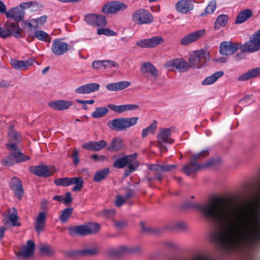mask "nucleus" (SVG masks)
<instances>
[{
	"label": "nucleus",
	"instance_id": "5701e85b",
	"mask_svg": "<svg viewBox=\"0 0 260 260\" xmlns=\"http://www.w3.org/2000/svg\"><path fill=\"white\" fill-rule=\"evenodd\" d=\"M35 62V59L29 58L26 60L12 59L11 64L13 69L17 70H26L31 67Z\"/></svg>",
	"mask_w": 260,
	"mask_h": 260
},
{
	"label": "nucleus",
	"instance_id": "4c0bfd02",
	"mask_svg": "<svg viewBox=\"0 0 260 260\" xmlns=\"http://www.w3.org/2000/svg\"><path fill=\"white\" fill-rule=\"evenodd\" d=\"M72 208H68L62 211L61 214L59 217L60 221L61 223H66L68 221L73 213Z\"/></svg>",
	"mask_w": 260,
	"mask_h": 260
},
{
	"label": "nucleus",
	"instance_id": "f704fd0d",
	"mask_svg": "<svg viewBox=\"0 0 260 260\" xmlns=\"http://www.w3.org/2000/svg\"><path fill=\"white\" fill-rule=\"evenodd\" d=\"M252 15V11L249 9H245L240 12L238 15L236 23L238 24L242 23L247 20Z\"/></svg>",
	"mask_w": 260,
	"mask_h": 260
},
{
	"label": "nucleus",
	"instance_id": "423d86ee",
	"mask_svg": "<svg viewBox=\"0 0 260 260\" xmlns=\"http://www.w3.org/2000/svg\"><path fill=\"white\" fill-rule=\"evenodd\" d=\"M217 162V160L211 159L204 165H201L197 161L192 160V159L190 158V161L183 166L182 170L185 174L189 175L203 168L214 167Z\"/></svg>",
	"mask_w": 260,
	"mask_h": 260
},
{
	"label": "nucleus",
	"instance_id": "052dcab7",
	"mask_svg": "<svg viewBox=\"0 0 260 260\" xmlns=\"http://www.w3.org/2000/svg\"><path fill=\"white\" fill-rule=\"evenodd\" d=\"M108 107L111 110L113 111L118 113H121V105L117 106L114 104H109L108 105Z\"/></svg>",
	"mask_w": 260,
	"mask_h": 260
},
{
	"label": "nucleus",
	"instance_id": "603ef678",
	"mask_svg": "<svg viewBox=\"0 0 260 260\" xmlns=\"http://www.w3.org/2000/svg\"><path fill=\"white\" fill-rule=\"evenodd\" d=\"M24 23L27 25L30 29L31 28H38L39 27V24L36 19L30 18L27 21H26Z\"/></svg>",
	"mask_w": 260,
	"mask_h": 260
},
{
	"label": "nucleus",
	"instance_id": "09e8293b",
	"mask_svg": "<svg viewBox=\"0 0 260 260\" xmlns=\"http://www.w3.org/2000/svg\"><path fill=\"white\" fill-rule=\"evenodd\" d=\"M121 113L137 110L139 108V106L137 104H125L121 105Z\"/></svg>",
	"mask_w": 260,
	"mask_h": 260
},
{
	"label": "nucleus",
	"instance_id": "13d9d810",
	"mask_svg": "<svg viewBox=\"0 0 260 260\" xmlns=\"http://www.w3.org/2000/svg\"><path fill=\"white\" fill-rule=\"evenodd\" d=\"M98 253V250L96 248L87 249L79 252L81 255H94Z\"/></svg>",
	"mask_w": 260,
	"mask_h": 260
},
{
	"label": "nucleus",
	"instance_id": "a211bd4d",
	"mask_svg": "<svg viewBox=\"0 0 260 260\" xmlns=\"http://www.w3.org/2000/svg\"><path fill=\"white\" fill-rule=\"evenodd\" d=\"M205 29H200L189 33L181 40L180 43L182 45H186L192 43L202 38L205 36Z\"/></svg>",
	"mask_w": 260,
	"mask_h": 260
},
{
	"label": "nucleus",
	"instance_id": "aec40b11",
	"mask_svg": "<svg viewBox=\"0 0 260 260\" xmlns=\"http://www.w3.org/2000/svg\"><path fill=\"white\" fill-rule=\"evenodd\" d=\"M6 15L7 18L12 19L16 22H20L24 18L25 12L18 7H16L7 11Z\"/></svg>",
	"mask_w": 260,
	"mask_h": 260
},
{
	"label": "nucleus",
	"instance_id": "b1692460",
	"mask_svg": "<svg viewBox=\"0 0 260 260\" xmlns=\"http://www.w3.org/2000/svg\"><path fill=\"white\" fill-rule=\"evenodd\" d=\"M177 12L181 13H187L193 8L192 0H180L175 5Z\"/></svg>",
	"mask_w": 260,
	"mask_h": 260
},
{
	"label": "nucleus",
	"instance_id": "58836bf2",
	"mask_svg": "<svg viewBox=\"0 0 260 260\" xmlns=\"http://www.w3.org/2000/svg\"><path fill=\"white\" fill-rule=\"evenodd\" d=\"M157 128V121L154 120L153 122L147 127L144 128L142 130V137L143 138L146 137L149 134H153Z\"/></svg>",
	"mask_w": 260,
	"mask_h": 260
},
{
	"label": "nucleus",
	"instance_id": "7ed1b4c3",
	"mask_svg": "<svg viewBox=\"0 0 260 260\" xmlns=\"http://www.w3.org/2000/svg\"><path fill=\"white\" fill-rule=\"evenodd\" d=\"M138 120V117H137L114 119L108 121L107 126L111 129L122 131L135 125Z\"/></svg>",
	"mask_w": 260,
	"mask_h": 260
},
{
	"label": "nucleus",
	"instance_id": "f8f14e48",
	"mask_svg": "<svg viewBox=\"0 0 260 260\" xmlns=\"http://www.w3.org/2000/svg\"><path fill=\"white\" fill-rule=\"evenodd\" d=\"M127 6L120 2H111L105 4L102 10L103 13L106 14H115L121 11H124Z\"/></svg>",
	"mask_w": 260,
	"mask_h": 260
},
{
	"label": "nucleus",
	"instance_id": "20e7f679",
	"mask_svg": "<svg viewBox=\"0 0 260 260\" xmlns=\"http://www.w3.org/2000/svg\"><path fill=\"white\" fill-rule=\"evenodd\" d=\"M100 226L96 223H89L86 225L71 226L69 228V234L72 236L77 235H87L97 233Z\"/></svg>",
	"mask_w": 260,
	"mask_h": 260
},
{
	"label": "nucleus",
	"instance_id": "2f4dec72",
	"mask_svg": "<svg viewBox=\"0 0 260 260\" xmlns=\"http://www.w3.org/2000/svg\"><path fill=\"white\" fill-rule=\"evenodd\" d=\"M224 73L223 71L217 72L211 76L207 77L202 82L203 85H209L215 83L219 78L223 76Z\"/></svg>",
	"mask_w": 260,
	"mask_h": 260
},
{
	"label": "nucleus",
	"instance_id": "9d476101",
	"mask_svg": "<svg viewBox=\"0 0 260 260\" xmlns=\"http://www.w3.org/2000/svg\"><path fill=\"white\" fill-rule=\"evenodd\" d=\"M54 183L57 186H67L74 184L75 185L72 189L74 191L80 190L83 186V179L80 177L58 178L54 180Z\"/></svg>",
	"mask_w": 260,
	"mask_h": 260
},
{
	"label": "nucleus",
	"instance_id": "3c124183",
	"mask_svg": "<svg viewBox=\"0 0 260 260\" xmlns=\"http://www.w3.org/2000/svg\"><path fill=\"white\" fill-rule=\"evenodd\" d=\"M92 67L96 71L105 70L104 60L94 61L92 63Z\"/></svg>",
	"mask_w": 260,
	"mask_h": 260
},
{
	"label": "nucleus",
	"instance_id": "ddd939ff",
	"mask_svg": "<svg viewBox=\"0 0 260 260\" xmlns=\"http://www.w3.org/2000/svg\"><path fill=\"white\" fill-rule=\"evenodd\" d=\"M84 20L88 24L94 27L105 26L107 25L106 19L102 15L87 14L84 16Z\"/></svg>",
	"mask_w": 260,
	"mask_h": 260
},
{
	"label": "nucleus",
	"instance_id": "412c9836",
	"mask_svg": "<svg viewBox=\"0 0 260 260\" xmlns=\"http://www.w3.org/2000/svg\"><path fill=\"white\" fill-rule=\"evenodd\" d=\"M100 88V85L96 83H91L79 86L75 90L77 94H90L98 91Z\"/></svg>",
	"mask_w": 260,
	"mask_h": 260
},
{
	"label": "nucleus",
	"instance_id": "37998d69",
	"mask_svg": "<svg viewBox=\"0 0 260 260\" xmlns=\"http://www.w3.org/2000/svg\"><path fill=\"white\" fill-rule=\"evenodd\" d=\"M177 166L176 165H165V166H159V165H152L150 167V169L152 170H162L163 171H171L174 168H176Z\"/></svg>",
	"mask_w": 260,
	"mask_h": 260
},
{
	"label": "nucleus",
	"instance_id": "4468645a",
	"mask_svg": "<svg viewBox=\"0 0 260 260\" xmlns=\"http://www.w3.org/2000/svg\"><path fill=\"white\" fill-rule=\"evenodd\" d=\"M164 42L161 36H154L149 39L140 40L136 42V45L143 48H153L162 44Z\"/></svg>",
	"mask_w": 260,
	"mask_h": 260
},
{
	"label": "nucleus",
	"instance_id": "bf43d9fd",
	"mask_svg": "<svg viewBox=\"0 0 260 260\" xmlns=\"http://www.w3.org/2000/svg\"><path fill=\"white\" fill-rule=\"evenodd\" d=\"M115 213V211L114 209L105 210L102 211L103 216L110 218H112Z\"/></svg>",
	"mask_w": 260,
	"mask_h": 260
},
{
	"label": "nucleus",
	"instance_id": "2eb2a0df",
	"mask_svg": "<svg viewBox=\"0 0 260 260\" xmlns=\"http://www.w3.org/2000/svg\"><path fill=\"white\" fill-rule=\"evenodd\" d=\"M29 171L38 176L47 177L54 174L56 170L52 166L40 165L31 167L29 168Z\"/></svg>",
	"mask_w": 260,
	"mask_h": 260
},
{
	"label": "nucleus",
	"instance_id": "c03bdc74",
	"mask_svg": "<svg viewBox=\"0 0 260 260\" xmlns=\"http://www.w3.org/2000/svg\"><path fill=\"white\" fill-rule=\"evenodd\" d=\"M133 193L132 191H129L126 197H123L120 196H116V200L115 201V204L117 207H120L123 204L126 200L133 195Z\"/></svg>",
	"mask_w": 260,
	"mask_h": 260
},
{
	"label": "nucleus",
	"instance_id": "0e129e2a",
	"mask_svg": "<svg viewBox=\"0 0 260 260\" xmlns=\"http://www.w3.org/2000/svg\"><path fill=\"white\" fill-rule=\"evenodd\" d=\"M72 200L71 193L70 192H67L66 194V198L63 197V203L64 204L67 205L70 204V203H71Z\"/></svg>",
	"mask_w": 260,
	"mask_h": 260
},
{
	"label": "nucleus",
	"instance_id": "393cba45",
	"mask_svg": "<svg viewBox=\"0 0 260 260\" xmlns=\"http://www.w3.org/2000/svg\"><path fill=\"white\" fill-rule=\"evenodd\" d=\"M107 145L104 140L100 141H90L82 145V148L90 151H98L104 148Z\"/></svg>",
	"mask_w": 260,
	"mask_h": 260
},
{
	"label": "nucleus",
	"instance_id": "4be33fe9",
	"mask_svg": "<svg viewBox=\"0 0 260 260\" xmlns=\"http://www.w3.org/2000/svg\"><path fill=\"white\" fill-rule=\"evenodd\" d=\"M5 29L6 31V37L14 36L16 38L21 37V29L17 23L14 22H7L5 24Z\"/></svg>",
	"mask_w": 260,
	"mask_h": 260
},
{
	"label": "nucleus",
	"instance_id": "864d4df0",
	"mask_svg": "<svg viewBox=\"0 0 260 260\" xmlns=\"http://www.w3.org/2000/svg\"><path fill=\"white\" fill-rule=\"evenodd\" d=\"M105 62V68L106 69H112L115 68L116 69L119 68V64L117 62L112 60H104Z\"/></svg>",
	"mask_w": 260,
	"mask_h": 260
},
{
	"label": "nucleus",
	"instance_id": "49530a36",
	"mask_svg": "<svg viewBox=\"0 0 260 260\" xmlns=\"http://www.w3.org/2000/svg\"><path fill=\"white\" fill-rule=\"evenodd\" d=\"M15 163V160L12 155V153L5 156L2 160V164L3 166L10 167Z\"/></svg>",
	"mask_w": 260,
	"mask_h": 260
},
{
	"label": "nucleus",
	"instance_id": "f3484780",
	"mask_svg": "<svg viewBox=\"0 0 260 260\" xmlns=\"http://www.w3.org/2000/svg\"><path fill=\"white\" fill-rule=\"evenodd\" d=\"M69 47L67 43L61 39H56L52 41L51 51L55 55L60 56L67 52Z\"/></svg>",
	"mask_w": 260,
	"mask_h": 260
},
{
	"label": "nucleus",
	"instance_id": "e2e57ef3",
	"mask_svg": "<svg viewBox=\"0 0 260 260\" xmlns=\"http://www.w3.org/2000/svg\"><path fill=\"white\" fill-rule=\"evenodd\" d=\"M36 19L39 24V26H40L41 25H43L46 22L47 19V17L46 15H44Z\"/></svg>",
	"mask_w": 260,
	"mask_h": 260
},
{
	"label": "nucleus",
	"instance_id": "72a5a7b5",
	"mask_svg": "<svg viewBox=\"0 0 260 260\" xmlns=\"http://www.w3.org/2000/svg\"><path fill=\"white\" fill-rule=\"evenodd\" d=\"M7 217H8L9 220L12 222L13 225H19V224L17 222L18 216L17 211L15 208H13L11 209H9L8 215H4V220L5 223L8 222L7 220Z\"/></svg>",
	"mask_w": 260,
	"mask_h": 260
},
{
	"label": "nucleus",
	"instance_id": "c85d7f7f",
	"mask_svg": "<svg viewBox=\"0 0 260 260\" xmlns=\"http://www.w3.org/2000/svg\"><path fill=\"white\" fill-rule=\"evenodd\" d=\"M47 217V213L45 212H41L39 213L36 218L35 229L36 232L40 234L44 230Z\"/></svg>",
	"mask_w": 260,
	"mask_h": 260
},
{
	"label": "nucleus",
	"instance_id": "f257e3e1",
	"mask_svg": "<svg viewBox=\"0 0 260 260\" xmlns=\"http://www.w3.org/2000/svg\"><path fill=\"white\" fill-rule=\"evenodd\" d=\"M196 208L217 224L218 228L211 238L222 251L231 252L242 246L260 243V196L244 209L217 200L198 204Z\"/></svg>",
	"mask_w": 260,
	"mask_h": 260
},
{
	"label": "nucleus",
	"instance_id": "473e14b6",
	"mask_svg": "<svg viewBox=\"0 0 260 260\" xmlns=\"http://www.w3.org/2000/svg\"><path fill=\"white\" fill-rule=\"evenodd\" d=\"M123 147V140L120 137H116L113 139L111 144L107 147L110 151H117L122 149Z\"/></svg>",
	"mask_w": 260,
	"mask_h": 260
},
{
	"label": "nucleus",
	"instance_id": "39448f33",
	"mask_svg": "<svg viewBox=\"0 0 260 260\" xmlns=\"http://www.w3.org/2000/svg\"><path fill=\"white\" fill-rule=\"evenodd\" d=\"M209 57V53L206 50H200L194 52L189 58V68L198 69L202 68Z\"/></svg>",
	"mask_w": 260,
	"mask_h": 260
},
{
	"label": "nucleus",
	"instance_id": "dca6fc26",
	"mask_svg": "<svg viewBox=\"0 0 260 260\" xmlns=\"http://www.w3.org/2000/svg\"><path fill=\"white\" fill-rule=\"evenodd\" d=\"M141 72L146 77L149 74L151 76L150 79L154 82L157 80L159 77V72L157 69L150 62H143L141 64Z\"/></svg>",
	"mask_w": 260,
	"mask_h": 260
},
{
	"label": "nucleus",
	"instance_id": "cd10ccee",
	"mask_svg": "<svg viewBox=\"0 0 260 260\" xmlns=\"http://www.w3.org/2000/svg\"><path fill=\"white\" fill-rule=\"evenodd\" d=\"M10 185L15 195L18 199H20L23 194V190L21 181L17 178H13L10 182Z\"/></svg>",
	"mask_w": 260,
	"mask_h": 260
},
{
	"label": "nucleus",
	"instance_id": "a18cd8bd",
	"mask_svg": "<svg viewBox=\"0 0 260 260\" xmlns=\"http://www.w3.org/2000/svg\"><path fill=\"white\" fill-rule=\"evenodd\" d=\"M9 141L19 143L20 141V135L19 133L13 130H10L8 133Z\"/></svg>",
	"mask_w": 260,
	"mask_h": 260
},
{
	"label": "nucleus",
	"instance_id": "de8ad7c7",
	"mask_svg": "<svg viewBox=\"0 0 260 260\" xmlns=\"http://www.w3.org/2000/svg\"><path fill=\"white\" fill-rule=\"evenodd\" d=\"M216 9V2L215 1H211L210 2L209 5L207 6L206 8L205 9L204 12L201 14V16H204V15L212 13Z\"/></svg>",
	"mask_w": 260,
	"mask_h": 260
},
{
	"label": "nucleus",
	"instance_id": "6ab92c4d",
	"mask_svg": "<svg viewBox=\"0 0 260 260\" xmlns=\"http://www.w3.org/2000/svg\"><path fill=\"white\" fill-rule=\"evenodd\" d=\"M235 43L225 41L222 42L220 46V52L222 55H230L234 54L239 48Z\"/></svg>",
	"mask_w": 260,
	"mask_h": 260
},
{
	"label": "nucleus",
	"instance_id": "c756f323",
	"mask_svg": "<svg viewBox=\"0 0 260 260\" xmlns=\"http://www.w3.org/2000/svg\"><path fill=\"white\" fill-rule=\"evenodd\" d=\"M131 85L129 81H120L108 84L106 87L109 91H119L124 89Z\"/></svg>",
	"mask_w": 260,
	"mask_h": 260
},
{
	"label": "nucleus",
	"instance_id": "774afa93",
	"mask_svg": "<svg viewBox=\"0 0 260 260\" xmlns=\"http://www.w3.org/2000/svg\"><path fill=\"white\" fill-rule=\"evenodd\" d=\"M129 250L128 248L126 247L122 246L117 249L116 253L117 254H122L127 252Z\"/></svg>",
	"mask_w": 260,
	"mask_h": 260
},
{
	"label": "nucleus",
	"instance_id": "0eeeda50",
	"mask_svg": "<svg viewBox=\"0 0 260 260\" xmlns=\"http://www.w3.org/2000/svg\"><path fill=\"white\" fill-rule=\"evenodd\" d=\"M242 52H253L260 49V29L254 34L250 40L239 47Z\"/></svg>",
	"mask_w": 260,
	"mask_h": 260
},
{
	"label": "nucleus",
	"instance_id": "9b49d317",
	"mask_svg": "<svg viewBox=\"0 0 260 260\" xmlns=\"http://www.w3.org/2000/svg\"><path fill=\"white\" fill-rule=\"evenodd\" d=\"M165 68L169 71H178L184 72L189 69L188 63L182 58H177L168 61L165 64Z\"/></svg>",
	"mask_w": 260,
	"mask_h": 260
},
{
	"label": "nucleus",
	"instance_id": "69168bd1",
	"mask_svg": "<svg viewBox=\"0 0 260 260\" xmlns=\"http://www.w3.org/2000/svg\"><path fill=\"white\" fill-rule=\"evenodd\" d=\"M92 158L94 159L95 160H100V161H104L108 159V158L105 155H100L99 156L96 154H93L91 156Z\"/></svg>",
	"mask_w": 260,
	"mask_h": 260
},
{
	"label": "nucleus",
	"instance_id": "6e6552de",
	"mask_svg": "<svg viewBox=\"0 0 260 260\" xmlns=\"http://www.w3.org/2000/svg\"><path fill=\"white\" fill-rule=\"evenodd\" d=\"M132 21L137 24H149L153 21L151 14L147 10L140 9L132 14Z\"/></svg>",
	"mask_w": 260,
	"mask_h": 260
},
{
	"label": "nucleus",
	"instance_id": "bb28decb",
	"mask_svg": "<svg viewBox=\"0 0 260 260\" xmlns=\"http://www.w3.org/2000/svg\"><path fill=\"white\" fill-rule=\"evenodd\" d=\"M35 248V244L32 240H28L27 245L23 246L17 255L24 258L30 257L34 253Z\"/></svg>",
	"mask_w": 260,
	"mask_h": 260
},
{
	"label": "nucleus",
	"instance_id": "6e6d98bb",
	"mask_svg": "<svg viewBox=\"0 0 260 260\" xmlns=\"http://www.w3.org/2000/svg\"><path fill=\"white\" fill-rule=\"evenodd\" d=\"M98 35H104L108 36H112L115 35L114 31L111 30L108 28H99L97 30Z\"/></svg>",
	"mask_w": 260,
	"mask_h": 260
},
{
	"label": "nucleus",
	"instance_id": "ea45409f",
	"mask_svg": "<svg viewBox=\"0 0 260 260\" xmlns=\"http://www.w3.org/2000/svg\"><path fill=\"white\" fill-rule=\"evenodd\" d=\"M109 173V169L108 168H105L102 170L98 171L93 177V180L95 182H100L105 179Z\"/></svg>",
	"mask_w": 260,
	"mask_h": 260
},
{
	"label": "nucleus",
	"instance_id": "338daca9",
	"mask_svg": "<svg viewBox=\"0 0 260 260\" xmlns=\"http://www.w3.org/2000/svg\"><path fill=\"white\" fill-rule=\"evenodd\" d=\"M165 245L170 249H175L177 247V245L171 241L165 242Z\"/></svg>",
	"mask_w": 260,
	"mask_h": 260
},
{
	"label": "nucleus",
	"instance_id": "8fccbe9b",
	"mask_svg": "<svg viewBox=\"0 0 260 260\" xmlns=\"http://www.w3.org/2000/svg\"><path fill=\"white\" fill-rule=\"evenodd\" d=\"M208 155H209V151H208V150L206 149V150H204L198 153L193 154L191 156V159H192V160L197 161V159H201L202 158L206 157Z\"/></svg>",
	"mask_w": 260,
	"mask_h": 260
},
{
	"label": "nucleus",
	"instance_id": "1a4fd4ad",
	"mask_svg": "<svg viewBox=\"0 0 260 260\" xmlns=\"http://www.w3.org/2000/svg\"><path fill=\"white\" fill-rule=\"evenodd\" d=\"M172 130L170 128L161 129L157 135V145L162 152L167 151L164 143L173 144L174 140L171 138Z\"/></svg>",
	"mask_w": 260,
	"mask_h": 260
},
{
	"label": "nucleus",
	"instance_id": "5fc2aeb1",
	"mask_svg": "<svg viewBox=\"0 0 260 260\" xmlns=\"http://www.w3.org/2000/svg\"><path fill=\"white\" fill-rule=\"evenodd\" d=\"M40 251L46 255H51L53 253V250L49 245H41L40 246Z\"/></svg>",
	"mask_w": 260,
	"mask_h": 260
},
{
	"label": "nucleus",
	"instance_id": "c9c22d12",
	"mask_svg": "<svg viewBox=\"0 0 260 260\" xmlns=\"http://www.w3.org/2000/svg\"><path fill=\"white\" fill-rule=\"evenodd\" d=\"M34 36L38 40L43 42H50V35L42 30H37L35 31Z\"/></svg>",
	"mask_w": 260,
	"mask_h": 260
},
{
	"label": "nucleus",
	"instance_id": "a19ab883",
	"mask_svg": "<svg viewBox=\"0 0 260 260\" xmlns=\"http://www.w3.org/2000/svg\"><path fill=\"white\" fill-rule=\"evenodd\" d=\"M108 112V109L105 107H99L95 109L94 111L91 114V117L98 118L103 117Z\"/></svg>",
	"mask_w": 260,
	"mask_h": 260
},
{
	"label": "nucleus",
	"instance_id": "e433bc0d",
	"mask_svg": "<svg viewBox=\"0 0 260 260\" xmlns=\"http://www.w3.org/2000/svg\"><path fill=\"white\" fill-rule=\"evenodd\" d=\"M227 22L228 16L225 15H220L215 21L214 28L215 29H218L221 27L225 26Z\"/></svg>",
	"mask_w": 260,
	"mask_h": 260
},
{
	"label": "nucleus",
	"instance_id": "4d7b16f0",
	"mask_svg": "<svg viewBox=\"0 0 260 260\" xmlns=\"http://www.w3.org/2000/svg\"><path fill=\"white\" fill-rule=\"evenodd\" d=\"M16 142L9 141L8 143L6 144V147L10 150L11 153L13 152H17L19 149L17 147V144Z\"/></svg>",
	"mask_w": 260,
	"mask_h": 260
},
{
	"label": "nucleus",
	"instance_id": "a878e982",
	"mask_svg": "<svg viewBox=\"0 0 260 260\" xmlns=\"http://www.w3.org/2000/svg\"><path fill=\"white\" fill-rule=\"evenodd\" d=\"M73 105V103L72 101L63 100L52 101L49 103V106L50 107L57 111H63L68 109Z\"/></svg>",
	"mask_w": 260,
	"mask_h": 260
},
{
	"label": "nucleus",
	"instance_id": "680f3d73",
	"mask_svg": "<svg viewBox=\"0 0 260 260\" xmlns=\"http://www.w3.org/2000/svg\"><path fill=\"white\" fill-rule=\"evenodd\" d=\"M78 153H79L78 151L77 150H75L74 151L73 154L72 155V157L73 158L74 163L75 165H78L79 162Z\"/></svg>",
	"mask_w": 260,
	"mask_h": 260
},
{
	"label": "nucleus",
	"instance_id": "7c9ffc66",
	"mask_svg": "<svg viewBox=\"0 0 260 260\" xmlns=\"http://www.w3.org/2000/svg\"><path fill=\"white\" fill-rule=\"evenodd\" d=\"M260 75V67L256 68L249 70L246 73L240 75L238 77L240 81H247L251 78H255Z\"/></svg>",
	"mask_w": 260,
	"mask_h": 260
},
{
	"label": "nucleus",
	"instance_id": "79ce46f5",
	"mask_svg": "<svg viewBox=\"0 0 260 260\" xmlns=\"http://www.w3.org/2000/svg\"><path fill=\"white\" fill-rule=\"evenodd\" d=\"M12 154L14 160H15V163L24 161L29 159L30 158L29 157L25 156L20 152V150L17 151V152H12Z\"/></svg>",
	"mask_w": 260,
	"mask_h": 260
},
{
	"label": "nucleus",
	"instance_id": "f03ea898",
	"mask_svg": "<svg viewBox=\"0 0 260 260\" xmlns=\"http://www.w3.org/2000/svg\"><path fill=\"white\" fill-rule=\"evenodd\" d=\"M137 157V154L134 153L117 159L114 162L113 167L118 168H123L127 166L128 168L124 173V176L127 177L134 172L139 166V163L136 159Z\"/></svg>",
	"mask_w": 260,
	"mask_h": 260
}]
</instances>
